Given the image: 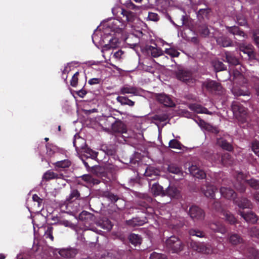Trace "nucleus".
I'll return each mask as SVG.
<instances>
[{
    "label": "nucleus",
    "mask_w": 259,
    "mask_h": 259,
    "mask_svg": "<svg viewBox=\"0 0 259 259\" xmlns=\"http://www.w3.org/2000/svg\"><path fill=\"white\" fill-rule=\"evenodd\" d=\"M127 7L135 12L124 10L119 6L112 9V13L115 18L108 24V27L115 33H120L124 28L127 22H133L136 18L139 8L133 3L127 4Z\"/></svg>",
    "instance_id": "obj_1"
},
{
    "label": "nucleus",
    "mask_w": 259,
    "mask_h": 259,
    "mask_svg": "<svg viewBox=\"0 0 259 259\" xmlns=\"http://www.w3.org/2000/svg\"><path fill=\"white\" fill-rule=\"evenodd\" d=\"M102 35L101 32L98 30L96 31L93 34L92 40L95 44L97 42H99L100 45L105 44L102 49L103 56L105 59H109L113 53V50L118 46V39L108 34L107 31L104 36Z\"/></svg>",
    "instance_id": "obj_2"
},
{
    "label": "nucleus",
    "mask_w": 259,
    "mask_h": 259,
    "mask_svg": "<svg viewBox=\"0 0 259 259\" xmlns=\"http://www.w3.org/2000/svg\"><path fill=\"white\" fill-rule=\"evenodd\" d=\"M236 179L237 183L235 185V187L240 192L245 191L244 183L245 182H247L251 187L254 189H259V181L254 179H251L250 180H245L242 172H239L237 174Z\"/></svg>",
    "instance_id": "obj_3"
},
{
    "label": "nucleus",
    "mask_w": 259,
    "mask_h": 259,
    "mask_svg": "<svg viewBox=\"0 0 259 259\" xmlns=\"http://www.w3.org/2000/svg\"><path fill=\"white\" fill-rule=\"evenodd\" d=\"M232 109L234 116L239 121L243 123L247 120V110L239 103L234 102Z\"/></svg>",
    "instance_id": "obj_4"
},
{
    "label": "nucleus",
    "mask_w": 259,
    "mask_h": 259,
    "mask_svg": "<svg viewBox=\"0 0 259 259\" xmlns=\"http://www.w3.org/2000/svg\"><path fill=\"white\" fill-rule=\"evenodd\" d=\"M166 246L172 252H178L182 249L181 241L176 236H171L166 241Z\"/></svg>",
    "instance_id": "obj_5"
},
{
    "label": "nucleus",
    "mask_w": 259,
    "mask_h": 259,
    "mask_svg": "<svg viewBox=\"0 0 259 259\" xmlns=\"http://www.w3.org/2000/svg\"><path fill=\"white\" fill-rule=\"evenodd\" d=\"M190 246L194 250L203 253L209 254L215 252L211 249L210 245L208 244L192 241Z\"/></svg>",
    "instance_id": "obj_6"
},
{
    "label": "nucleus",
    "mask_w": 259,
    "mask_h": 259,
    "mask_svg": "<svg viewBox=\"0 0 259 259\" xmlns=\"http://www.w3.org/2000/svg\"><path fill=\"white\" fill-rule=\"evenodd\" d=\"M156 98L160 103L163 104L165 106L169 107L175 106V103L171 98L164 93L157 94L156 95Z\"/></svg>",
    "instance_id": "obj_7"
},
{
    "label": "nucleus",
    "mask_w": 259,
    "mask_h": 259,
    "mask_svg": "<svg viewBox=\"0 0 259 259\" xmlns=\"http://www.w3.org/2000/svg\"><path fill=\"white\" fill-rule=\"evenodd\" d=\"M189 214L194 220H200L204 218L203 211L196 206H192L189 209Z\"/></svg>",
    "instance_id": "obj_8"
},
{
    "label": "nucleus",
    "mask_w": 259,
    "mask_h": 259,
    "mask_svg": "<svg viewBox=\"0 0 259 259\" xmlns=\"http://www.w3.org/2000/svg\"><path fill=\"white\" fill-rule=\"evenodd\" d=\"M142 90L138 89L134 86L128 85H125L121 87L120 89V93L122 95L124 94H132L134 96H139Z\"/></svg>",
    "instance_id": "obj_9"
},
{
    "label": "nucleus",
    "mask_w": 259,
    "mask_h": 259,
    "mask_svg": "<svg viewBox=\"0 0 259 259\" xmlns=\"http://www.w3.org/2000/svg\"><path fill=\"white\" fill-rule=\"evenodd\" d=\"M201 191L206 197L214 198V194L217 191V189L211 184H206L202 187Z\"/></svg>",
    "instance_id": "obj_10"
},
{
    "label": "nucleus",
    "mask_w": 259,
    "mask_h": 259,
    "mask_svg": "<svg viewBox=\"0 0 259 259\" xmlns=\"http://www.w3.org/2000/svg\"><path fill=\"white\" fill-rule=\"evenodd\" d=\"M73 145L75 147L76 151L78 153H80L86 148L85 140L83 138L80 137L78 135H76L74 136Z\"/></svg>",
    "instance_id": "obj_11"
},
{
    "label": "nucleus",
    "mask_w": 259,
    "mask_h": 259,
    "mask_svg": "<svg viewBox=\"0 0 259 259\" xmlns=\"http://www.w3.org/2000/svg\"><path fill=\"white\" fill-rule=\"evenodd\" d=\"M239 49L244 54H247L249 58L252 59L254 57L252 45L242 43L240 45Z\"/></svg>",
    "instance_id": "obj_12"
},
{
    "label": "nucleus",
    "mask_w": 259,
    "mask_h": 259,
    "mask_svg": "<svg viewBox=\"0 0 259 259\" xmlns=\"http://www.w3.org/2000/svg\"><path fill=\"white\" fill-rule=\"evenodd\" d=\"M189 171L192 175L198 179H203L206 177L204 171L198 168L196 165L190 166Z\"/></svg>",
    "instance_id": "obj_13"
},
{
    "label": "nucleus",
    "mask_w": 259,
    "mask_h": 259,
    "mask_svg": "<svg viewBox=\"0 0 259 259\" xmlns=\"http://www.w3.org/2000/svg\"><path fill=\"white\" fill-rule=\"evenodd\" d=\"M65 206L69 212H76L79 210V205L77 201L67 200Z\"/></svg>",
    "instance_id": "obj_14"
},
{
    "label": "nucleus",
    "mask_w": 259,
    "mask_h": 259,
    "mask_svg": "<svg viewBox=\"0 0 259 259\" xmlns=\"http://www.w3.org/2000/svg\"><path fill=\"white\" fill-rule=\"evenodd\" d=\"M165 192V196H168L170 198H178L180 196V191L174 186H169Z\"/></svg>",
    "instance_id": "obj_15"
},
{
    "label": "nucleus",
    "mask_w": 259,
    "mask_h": 259,
    "mask_svg": "<svg viewBox=\"0 0 259 259\" xmlns=\"http://www.w3.org/2000/svg\"><path fill=\"white\" fill-rule=\"evenodd\" d=\"M177 78L183 81L188 82L191 79V74L188 71L179 70L177 73Z\"/></svg>",
    "instance_id": "obj_16"
},
{
    "label": "nucleus",
    "mask_w": 259,
    "mask_h": 259,
    "mask_svg": "<svg viewBox=\"0 0 259 259\" xmlns=\"http://www.w3.org/2000/svg\"><path fill=\"white\" fill-rule=\"evenodd\" d=\"M220 192L224 197L229 199H234L236 195V194L232 189L226 187H221Z\"/></svg>",
    "instance_id": "obj_17"
},
{
    "label": "nucleus",
    "mask_w": 259,
    "mask_h": 259,
    "mask_svg": "<svg viewBox=\"0 0 259 259\" xmlns=\"http://www.w3.org/2000/svg\"><path fill=\"white\" fill-rule=\"evenodd\" d=\"M151 193L155 195L165 196V192L162 187L157 183H154L150 188Z\"/></svg>",
    "instance_id": "obj_18"
},
{
    "label": "nucleus",
    "mask_w": 259,
    "mask_h": 259,
    "mask_svg": "<svg viewBox=\"0 0 259 259\" xmlns=\"http://www.w3.org/2000/svg\"><path fill=\"white\" fill-rule=\"evenodd\" d=\"M203 85L210 91H220L222 87L220 83L213 80H207L203 83Z\"/></svg>",
    "instance_id": "obj_19"
},
{
    "label": "nucleus",
    "mask_w": 259,
    "mask_h": 259,
    "mask_svg": "<svg viewBox=\"0 0 259 259\" xmlns=\"http://www.w3.org/2000/svg\"><path fill=\"white\" fill-rule=\"evenodd\" d=\"M240 214L247 222L254 223L257 222V216L252 212L250 211L247 213H244L243 212H240Z\"/></svg>",
    "instance_id": "obj_20"
},
{
    "label": "nucleus",
    "mask_w": 259,
    "mask_h": 259,
    "mask_svg": "<svg viewBox=\"0 0 259 259\" xmlns=\"http://www.w3.org/2000/svg\"><path fill=\"white\" fill-rule=\"evenodd\" d=\"M80 153L87 158H91L92 159H94L97 157V152L93 151L88 147L84 148Z\"/></svg>",
    "instance_id": "obj_21"
},
{
    "label": "nucleus",
    "mask_w": 259,
    "mask_h": 259,
    "mask_svg": "<svg viewBox=\"0 0 259 259\" xmlns=\"http://www.w3.org/2000/svg\"><path fill=\"white\" fill-rule=\"evenodd\" d=\"M190 108L198 113L211 114L206 108L198 104H191L190 105Z\"/></svg>",
    "instance_id": "obj_22"
},
{
    "label": "nucleus",
    "mask_w": 259,
    "mask_h": 259,
    "mask_svg": "<svg viewBox=\"0 0 259 259\" xmlns=\"http://www.w3.org/2000/svg\"><path fill=\"white\" fill-rule=\"evenodd\" d=\"M118 102L120 103L122 105H128L130 107H133L135 105V102L126 97L118 96L116 98Z\"/></svg>",
    "instance_id": "obj_23"
},
{
    "label": "nucleus",
    "mask_w": 259,
    "mask_h": 259,
    "mask_svg": "<svg viewBox=\"0 0 259 259\" xmlns=\"http://www.w3.org/2000/svg\"><path fill=\"white\" fill-rule=\"evenodd\" d=\"M229 241L232 244L237 245L242 242L243 239L237 234L233 233L230 235Z\"/></svg>",
    "instance_id": "obj_24"
},
{
    "label": "nucleus",
    "mask_w": 259,
    "mask_h": 259,
    "mask_svg": "<svg viewBox=\"0 0 259 259\" xmlns=\"http://www.w3.org/2000/svg\"><path fill=\"white\" fill-rule=\"evenodd\" d=\"M217 43L223 47H227L231 45V41L230 39L225 36H221L217 38Z\"/></svg>",
    "instance_id": "obj_25"
},
{
    "label": "nucleus",
    "mask_w": 259,
    "mask_h": 259,
    "mask_svg": "<svg viewBox=\"0 0 259 259\" xmlns=\"http://www.w3.org/2000/svg\"><path fill=\"white\" fill-rule=\"evenodd\" d=\"M198 124L201 128H203L205 130L214 133L218 132V130L217 128L212 127L211 125L206 123L203 120H199Z\"/></svg>",
    "instance_id": "obj_26"
},
{
    "label": "nucleus",
    "mask_w": 259,
    "mask_h": 259,
    "mask_svg": "<svg viewBox=\"0 0 259 259\" xmlns=\"http://www.w3.org/2000/svg\"><path fill=\"white\" fill-rule=\"evenodd\" d=\"M237 204L239 208L242 209L250 208L252 206L250 201L246 198H241Z\"/></svg>",
    "instance_id": "obj_27"
},
{
    "label": "nucleus",
    "mask_w": 259,
    "mask_h": 259,
    "mask_svg": "<svg viewBox=\"0 0 259 259\" xmlns=\"http://www.w3.org/2000/svg\"><path fill=\"white\" fill-rule=\"evenodd\" d=\"M210 228L213 231L220 232L222 234L225 233L226 231V230L224 226H223L222 224H220L219 223L211 224L210 226Z\"/></svg>",
    "instance_id": "obj_28"
},
{
    "label": "nucleus",
    "mask_w": 259,
    "mask_h": 259,
    "mask_svg": "<svg viewBox=\"0 0 259 259\" xmlns=\"http://www.w3.org/2000/svg\"><path fill=\"white\" fill-rule=\"evenodd\" d=\"M58 252L62 257L65 258H71L74 256L73 251L70 249H62Z\"/></svg>",
    "instance_id": "obj_29"
},
{
    "label": "nucleus",
    "mask_w": 259,
    "mask_h": 259,
    "mask_svg": "<svg viewBox=\"0 0 259 259\" xmlns=\"http://www.w3.org/2000/svg\"><path fill=\"white\" fill-rule=\"evenodd\" d=\"M130 242L135 246L141 243V238L140 236L135 234H132L129 236Z\"/></svg>",
    "instance_id": "obj_30"
},
{
    "label": "nucleus",
    "mask_w": 259,
    "mask_h": 259,
    "mask_svg": "<svg viewBox=\"0 0 259 259\" xmlns=\"http://www.w3.org/2000/svg\"><path fill=\"white\" fill-rule=\"evenodd\" d=\"M217 144L222 148L226 150L230 151L232 150V146L223 139H218L217 141Z\"/></svg>",
    "instance_id": "obj_31"
},
{
    "label": "nucleus",
    "mask_w": 259,
    "mask_h": 259,
    "mask_svg": "<svg viewBox=\"0 0 259 259\" xmlns=\"http://www.w3.org/2000/svg\"><path fill=\"white\" fill-rule=\"evenodd\" d=\"M222 214H223V216H224L226 220L229 223L234 224L236 222V219L230 212H229L226 210H223L222 211Z\"/></svg>",
    "instance_id": "obj_32"
},
{
    "label": "nucleus",
    "mask_w": 259,
    "mask_h": 259,
    "mask_svg": "<svg viewBox=\"0 0 259 259\" xmlns=\"http://www.w3.org/2000/svg\"><path fill=\"white\" fill-rule=\"evenodd\" d=\"M149 51L153 57H158L162 54V51L160 49L151 46L149 48Z\"/></svg>",
    "instance_id": "obj_33"
},
{
    "label": "nucleus",
    "mask_w": 259,
    "mask_h": 259,
    "mask_svg": "<svg viewBox=\"0 0 259 259\" xmlns=\"http://www.w3.org/2000/svg\"><path fill=\"white\" fill-rule=\"evenodd\" d=\"M221 162L223 164L228 165L230 164L231 162L230 161V155L229 153H226L222 155L221 158L217 160V162Z\"/></svg>",
    "instance_id": "obj_34"
},
{
    "label": "nucleus",
    "mask_w": 259,
    "mask_h": 259,
    "mask_svg": "<svg viewBox=\"0 0 259 259\" xmlns=\"http://www.w3.org/2000/svg\"><path fill=\"white\" fill-rule=\"evenodd\" d=\"M227 28L228 29V31L234 35H238L242 36H244V33L243 31L240 30L238 27H228Z\"/></svg>",
    "instance_id": "obj_35"
},
{
    "label": "nucleus",
    "mask_w": 259,
    "mask_h": 259,
    "mask_svg": "<svg viewBox=\"0 0 259 259\" xmlns=\"http://www.w3.org/2000/svg\"><path fill=\"white\" fill-rule=\"evenodd\" d=\"M82 180L85 181L87 183L91 184H98L99 182L97 180L94 179L90 175H84L82 177Z\"/></svg>",
    "instance_id": "obj_36"
},
{
    "label": "nucleus",
    "mask_w": 259,
    "mask_h": 259,
    "mask_svg": "<svg viewBox=\"0 0 259 259\" xmlns=\"http://www.w3.org/2000/svg\"><path fill=\"white\" fill-rule=\"evenodd\" d=\"M70 161L67 159L57 161L55 163V165L56 167L60 168L68 167L70 165Z\"/></svg>",
    "instance_id": "obj_37"
},
{
    "label": "nucleus",
    "mask_w": 259,
    "mask_h": 259,
    "mask_svg": "<svg viewBox=\"0 0 259 259\" xmlns=\"http://www.w3.org/2000/svg\"><path fill=\"white\" fill-rule=\"evenodd\" d=\"M233 93L236 96H249V92L248 90L242 89H233Z\"/></svg>",
    "instance_id": "obj_38"
},
{
    "label": "nucleus",
    "mask_w": 259,
    "mask_h": 259,
    "mask_svg": "<svg viewBox=\"0 0 259 259\" xmlns=\"http://www.w3.org/2000/svg\"><path fill=\"white\" fill-rule=\"evenodd\" d=\"M213 65L217 71H222L226 68L225 65L220 61H214Z\"/></svg>",
    "instance_id": "obj_39"
},
{
    "label": "nucleus",
    "mask_w": 259,
    "mask_h": 259,
    "mask_svg": "<svg viewBox=\"0 0 259 259\" xmlns=\"http://www.w3.org/2000/svg\"><path fill=\"white\" fill-rule=\"evenodd\" d=\"M58 175L55 174L53 171L49 170L46 172L43 176V179L46 180H49L55 178H59Z\"/></svg>",
    "instance_id": "obj_40"
},
{
    "label": "nucleus",
    "mask_w": 259,
    "mask_h": 259,
    "mask_svg": "<svg viewBox=\"0 0 259 259\" xmlns=\"http://www.w3.org/2000/svg\"><path fill=\"white\" fill-rule=\"evenodd\" d=\"M127 224L128 225L134 226H141L144 224V221L139 220L138 218H134L132 220L127 221Z\"/></svg>",
    "instance_id": "obj_41"
},
{
    "label": "nucleus",
    "mask_w": 259,
    "mask_h": 259,
    "mask_svg": "<svg viewBox=\"0 0 259 259\" xmlns=\"http://www.w3.org/2000/svg\"><path fill=\"white\" fill-rule=\"evenodd\" d=\"M57 150L58 148L56 146L53 145H47V153L50 156H52L57 152Z\"/></svg>",
    "instance_id": "obj_42"
},
{
    "label": "nucleus",
    "mask_w": 259,
    "mask_h": 259,
    "mask_svg": "<svg viewBox=\"0 0 259 259\" xmlns=\"http://www.w3.org/2000/svg\"><path fill=\"white\" fill-rule=\"evenodd\" d=\"M169 147L174 149H181V144L177 140L172 139L169 142Z\"/></svg>",
    "instance_id": "obj_43"
},
{
    "label": "nucleus",
    "mask_w": 259,
    "mask_h": 259,
    "mask_svg": "<svg viewBox=\"0 0 259 259\" xmlns=\"http://www.w3.org/2000/svg\"><path fill=\"white\" fill-rule=\"evenodd\" d=\"M165 52L166 54L172 57H178L180 54L179 52L173 48L166 49Z\"/></svg>",
    "instance_id": "obj_44"
},
{
    "label": "nucleus",
    "mask_w": 259,
    "mask_h": 259,
    "mask_svg": "<svg viewBox=\"0 0 259 259\" xmlns=\"http://www.w3.org/2000/svg\"><path fill=\"white\" fill-rule=\"evenodd\" d=\"M168 169L170 172L173 174H179L181 172L180 168L178 166L173 164L170 165L168 167Z\"/></svg>",
    "instance_id": "obj_45"
},
{
    "label": "nucleus",
    "mask_w": 259,
    "mask_h": 259,
    "mask_svg": "<svg viewBox=\"0 0 259 259\" xmlns=\"http://www.w3.org/2000/svg\"><path fill=\"white\" fill-rule=\"evenodd\" d=\"M53 228L49 227L45 233V236L47 238H50L52 241H53L54 237L52 235Z\"/></svg>",
    "instance_id": "obj_46"
},
{
    "label": "nucleus",
    "mask_w": 259,
    "mask_h": 259,
    "mask_svg": "<svg viewBox=\"0 0 259 259\" xmlns=\"http://www.w3.org/2000/svg\"><path fill=\"white\" fill-rule=\"evenodd\" d=\"M138 67L140 70H142L145 71L149 72L151 73L153 72V69L151 67L149 66L148 65H146L144 64H140Z\"/></svg>",
    "instance_id": "obj_47"
},
{
    "label": "nucleus",
    "mask_w": 259,
    "mask_h": 259,
    "mask_svg": "<svg viewBox=\"0 0 259 259\" xmlns=\"http://www.w3.org/2000/svg\"><path fill=\"white\" fill-rule=\"evenodd\" d=\"M189 233L191 236H196L198 237H204L203 233L197 230L192 229L190 231Z\"/></svg>",
    "instance_id": "obj_48"
},
{
    "label": "nucleus",
    "mask_w": 259,
    "mask_h": 259,
    "mask_svg": "<svg viewBox=\"0 0 259 259\" xmlns=\"http://www.w3.org/2000/svg\"><path fill=\"white\" fill-rule=\"evenodd\" d=\"M150 259H167L166 257L162 254L156 252L152 253L150 257Z\"/></svg>",
    "instance_id": "obj_49"
},
{
    "label": "nucleus",
    "mask_w": 259,
    "mask_h": 259,
    "mask_svg": "<svg viewBox=\"0 0 259 259\" xmlns=\"http://www.w3.org/2000/svg\"><path fill=\"white\" fill-rule=\"evenodd\" d=\"M252 150L254 153L259 156V143L257 141H254L252 144Z\"/></svg>",
    "instance_id": "obj_50"
},
{
    "label": "nucleus",
    "mask_w": 259,
    "mask_h": 259,
    "mask_svg": "<svg viewBox=\"0 0 259 259\" xmlns=\"http://www.w3.org/2000/svg\"><path fill=\"white\" fill-rule=\"evenodd\" d=\"M78 74V72H76L72 77V79L70 81V84L73 87H76L77 84Z\"/></svg>",
    "instance_id": "obj_51"
},
{
    "label": "nucleus",
    "mask_w": 259,
    "mask_h": 259,
    "mask_svg": "<svg viewBox=\"0 0 259 259\" xmlns=\"http://www.w3.org/2000/svg\"><path fill=\"white\" fill-rule=\"evenodd\" d=\"M102 227L103 229H106L109 231L112 229V225L111 222L107 220L103 223L102 225Z\"/></svg>",
    "instance_id": "obj_52"
},
{
    "label": "nucleus",
    "mask_w": 259,
    "mask_h": 259,
    "mask_svg": "<svg viewBox=\"0 0 259 259\" xmlns=\"http://www.w3.org/2000/svg\"><path fill=\"white\" fill-rule=\"evenodd\" d=\"M249 259H259V252L258 251L252 249L249 255Z\"/></svg>",
    "instance_id": "obj_53"
},
{
    "label": "nucleus",
    "mask_w": 259,
    "mask_h": 259,
    "mask_svg": "<svg viewBox=\"0 0 259 259\" xmlns=\"http://www.w3.org/2000/svg\"><path fill=\"white\" fill-rule=\"evenodd\" d=\"M147 18L150 21H157L158 20V16L156 13H149Z\"/></svg>",
    "instance_id": "obj_54"
},
{
    "label": "nucleus",
    "mask_w": 259,
    "mask_h": 259,
    "mask_svg": "<svg viewBox=\"0 0 259 259\" xmlns=\"http://www.w3.org/2000/svg\"><path fill=\"white\" fill-rule=\"evenodd\" d=\"M32 199L34 202L36 203V205L38 207L40 206V204L42 203V199H40L37 195H33L32 196Z\"/></svg>",
    "instance_id": "obj_55"
},
{
    "label": "nucleus",
    "mask_w": 259,
    "mask_h": 259,
    "mask_svg": "<svg viewBox=\"0 0 259 259\" xmlns=\"http://www.w3.org/2000/svg\"><path fill=\"white\" fill-rule=\"evenodd\" d=\"M200 31L201 34L204 36L208 35L209 33V31L208 28L205 26H203L201 27V29H200Z\"/></svg>",
    "instance_id": "obj_56"
},
{
    "label": "nucleus",
    "mask_w": 259,
    "mask_h": 259,
    "mask_svg": "<svg viewBox=\"0 0 259 259\" xmlns=\"http://www.w3.org/2000/svg\"><path fill=\"white\" fill-rule=\"evenodd\" d=\"M123 54V52L120 50H119L114 53L113 57L116 60H120L122 58V56Z\"/></svg>",
    "instance_id": "obj_57"
},
{
    "label": "nucleus",
    "mask_w": 259,
    "mask_h": 259,
    "mask_svg": "<svg viewBox=\"0 0 259 259\" xmlns=\"http://www.w3.org/2000/svg\"><path fill=\"white\" fill-rule=\"evenodd\" d=\"M101 79L99 78H93L88 81V83L91 85L97 84L100 83Z\"/></svg>",
    "instance_id": "obj_58"
},
{
    "label": "nucleus",
    "mask_w": 259,
    "mask_h": 259,
    "mask_svg": "<svg viewBox=\"0 0 259 259\" xmlns=\"http://www.w3.org/2000/svg\"><path fill=\"white\" fill-rule=\"evenodd\" d=\"M79 195L78 192L76 190H74L72 191L70 196L69 199L68 200H71L73 198H77Z\"/></svg>",
    "instance_id": "obj_59"
},
{
    "label": "nucleus",
    "mask_w": 259,
    "mask_h": 259,
    "mask_svg": "<svg viewBox=\"0 0 259 259\" xmlns=\"http://www.w3.org/2000/svg\"><path fill=\"white\" fill-rule=\"evenodd\" d=\"M152 168L151 167H147L146 169L145 172L144 173V175L146 177H152L153 176V173H152Z\"/></svg>",
    "instance_id": "obj_60"
},
{
    "label": "nucleus",
    "mask_w": 259,
    "mask_h": 259,
    "mask_svg": "<svg viewBox=\"0 0 259 259\" xmlns=\"http://www.w3.org/2000/svg\"><path fill=\"white\" fill-rule=\"evenodd\" d=\"M250 235L252 236L259 237V230L257 229L256 228L251 229Z\"/></svg>",
    "instance_id": "obj_61"
},
{
    "label": "nucleus",
    "mask_w": 259,
    "mask_h": 259,
    "mask_svg": "<svg viewBox=\"0 0 259 259\" xmlns=\"http://www.w3.org/2000/svg\"><path fill=\"white\" fill-rule=\"evenodd\" d=\"M254 39L256 44L259 46V30L254 33Z\"/></svg>",
    "instance_id": "obj_62"
},
{
    "label": "nucleus",
    "mask_w": 259,
    "mask_h": 259,
    "mask_svg": "<svg viewBox=\"0 0 259 259\" xmlns=\"http://www.w3.org/2000/svg\"><path fill=\"white\" fill-rule=\"evenodd\" d=\"M91 215V213H89L87 211H82L79 215V218L80 219H85V216H89L90 217Z\"/></svg>",
    "instance_id": "obj_63"
},
{
    "label": "nucleus",
    "mask_w": 259,
    "mask_h": 259,
    "mask_svg": "<svg viewBox=\"0 0 259 259\" xmlns=\"http://www.w3.org/2000/svg\"><path fill=\"white\" fill-rule=\"evenodd\" d=\"M60 224L65 227H71L72 225V224L70 222L66 220H63L61 221Z\"/></svg>",
    "instance_id": "obj_64"
}]
</instances>
